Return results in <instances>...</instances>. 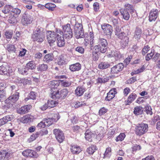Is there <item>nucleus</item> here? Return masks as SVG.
Returning <instances> with one entry per match:
<instances>
[{
	"label": "nucleus",
	"mask_w": 160,
	"mask_h": 160,
	"mask_svg": "<svg viewBox=\"0 0 160 160\" xmlns=\"http://www.w3.org/2000/svg\"><path fill=\"white\" fill-rule=\"evenodd\" d=\"M125 136L126 135L124 133H121L115 139V140L117 142L118 141H122L123 140L125 137Z\"/></svg>",
	"instance_id": "obj_46"
},
{
	"label": "nucleus",
	"mask_w": 160,
	"mask_h": 160,
	"mask_svg": "<svg viewBox=\"0 0 160 160\" xmlns=\"http://www.w3.org/2000/svg\"><path fill=\"white\" fill-rule=\"evenodd\" d=\"M143 111V109L141 106H137L134 108L133 111L134 113L137 115H138L142 114Z\"/></svg>",
	"instance_id": "obj_26"
},
{
	"label": "nucleus",
	"mask_w": 160,
	"mask_h": 160,
	"mask_svg": "<svg viewBox=\"0 0 160 160\" xmlns=\"http://www.w3.org/2000/svg\"><path fill=\"white\" fill-rule=\"evenodd\" d=\"M28 97H29V98H30V99H35L36 97V95L35 94V92H31L29 94Z\"/></svg>",
	"instance_id": "obj_60"
},
{
	"label": "nucleus",
	"mask_w": 160,
	"mask_h": 160,
	"mask_svg": "<svg viewBox=\"0 0 160 160\" xmlns=\"http://www.w3.org/2000/svg\"><path fill=\"white\" fill-rule=\"evenodd\" d=\"M53 133L58 142H62L64 139V136L62 132L59 129H55L53 130Z\"/></svg>",
	"instance_id": "obj_10"
},
{
	"label": "nucleus",
	"mask_w": 160,
	"mask_h": 160,
	"mask_svg": "<svg viewBox=\"0 0 160 160\" xmlns=\"http://www.w3.org/2000/svg\"><path fill=\"white\" fill-rule=\"evenodd\" d=\"M132 55H131L129 56L127 58H126L124 61V63H125L126 65H127L131 61V59H132Z\"/></svg>",
	"instance_id": "obj_56"
},
{
	"label": "nucleus",
	"mask_w": 160,
	"mask_h": 160,
	"mask_svg": "<svg viewBox=\"0 0 160 160\" xmlns=\"http://www.w3.org/2000/svg\"><path fill=\"white\" fill-rule=\"evenodd\" d=\"M26 68H28V70H33L35 69L36 65L33 61H31L27 63Z\"/></svg>",
	"instance_id": "obj_36"
},
{
	"label": "nucleus",
	"mask_w": 160,
	"mask_h": 160,
	"mask_svg": "<svg viewBox=\"0 0 160 160\" xmlns=\"http://www.w3.org/2000/svg\"><path fill=\"white\" fill-rule=\"evenodd\" d=\"M12 31H6L5 32V38L7 39H11L12 37Z\"/></svg>",
	"instance_id": "obj_48"
},
{
	"label": "nucleus",
	"mask_w": 160,
	"mask_h": 160,
	"mask_svg": "<svg viewBox=\"0 0 160 160\" xmlns=\"http://www.w3.org/2000/svg\"><path fill=\"white\" fill-rule=\"evenodd\" d=\"M102 28L103 31L104 33L107 36L108 38H111L112 32V26L108 24H104L102 26Z\"/></svg>",
	"instance_id": "obj_8"
},
{
	"label": "nucleus",
	"mask_w": 160,
	"mask_h": 160,
	"mask_svg": "<svg viewBox=\"0 0 160 160\" xmlns=\"http://www.w3.org/2000/svg\"><path fill=\"white\" fill-rule=\"evenodd\" d=\"M12 7L10 5H6L2 10V13L5 14H8L9 13H11Z\"/></svg>",
	"instance_id": "obj_29"
},
{
	"label": "nucleus",
	"mask_w": 160,
	"mask_h": 160,
	"mask_svg": "<svg viewBox=\"0 0 160 160\" xmlns=\"http://www.w3.org/2000/svg\"><path fill=\"white\" fill-rule=\"evenodd\" d=\"M36 152L30 149L24 150L22 152V154L25 157H33L36 154Z\"/></svg>",
	"instance_id": "obj_19"
},
{
	"label": "nucleus",
	"mask_w": 160,
	"mask_h": 160,
	"mask_svg": "<svg viewBox=\"0 0 160 160\" xmlns=\"http://www.w3.org/2000/svg\"><path fill=\"white\" fill-rule=\"evenodd\" d=\"M39 136V133L38 132H37L35 134H33L31 136L29 140L30 141H34Z\"/></svg>",
	"instance_id": "obj_53"
},
{
	"label": "nucleus",
	"mask_w": 160,
	"mask_h": 160,
	"mask_svg": "<svg viewBox=\"0 0 160 160\" xmlns=\"http://www.w3.org/2000/svg\"><path fill=\"white\" fill-rule=\"evenodd\" d=\"M111 154V148L110 147H108L106 149V151L104 154V157L105 158H109Z\"/></svg>",
	"instance_id": "obj_44"
},
{
	"label": "nucleus",
	"mask_w": 160,
	"mask_h": 160,
	"mask_svg": "<svg viewBox=\"0 0 160 160\" xmlns=\"http://www.w3.org/2000/svg\"><path fill=\"white\" fill-rule=\"evenodd\" d=\"M137 95L135 93H132L129 96L127 101V105L131 103L137 98Z\"/></svg>",
	"instance_id": "obj_30"
},
{
	"label": "nucleus",
	"mask_w": 160,
	"mask_h": 160,
	"mask_svg": "<svg viewBox=\"0 0 160 160\" xmlns=\"http://www.w3.org/2000/svg\"><path fill=\"white\" fill-rule=\"evenodd\" d=\"M60 82L62 83V85L64 87H69L71 85L70 82L68 81H64V80H60Z\"/></svg>",
	"instance_id": "obj_51"
},
{
	"label": "nucleus",
	"mask_w": 160,
	"mask_h": 160,
	"mask_svg": "<svg viewBox=\"0 0 160 160\" xmlns=\"http://www.w3.org/2000/svg\"><path fill=\"white\" fill-rule=\"evenodd\" d=\"M154 54L151 51L150 52L148 53L145 57L146 60L148 61L151 59Z\"/></svg>",
	"instance_id": "obj_59"
},
{
	"label": "nucleus",
	"mask_w": 160,
	"mask_h": 160,
	"mask_svg": "<svg viewBox=\"0 0 160 160\" xmlns=\"http://www.w3.org/2000/svg\"><path fill=\"white\" fill-rule=\"evenodd\" d=\"M38 132L39 133V136H42L47 134L48 131L46 130H43Z\"/></svg>",
	"instance_id": "obj_62"
},
{
	"label": "nucleus",
	"mask_w": 160,
	"mask_h": 160,
	"mask_svg": "<svg viewBox=\"0 0 160 160\" xmlns=\"http://www.w3.org/2000/svg\"><path fill=\"white\" fill-rule=\"evenodd\" d=\"M21 12V10L20 9L15 8H13L12 7V8L11 10V14H12L14 16L18 17L19 15L20 14Z\"/></svg>",
	"instance_id": "obj_34"
},
{
	"label": "nucleus",
	"mask_w": 160,
	"mask_h": 160,
	"mask_svg": "<svg viewBox=\"0 0 160 160\" xmlns=\"http://www.w3.org/2000/svg\"><path fill=\"white\" fill-rule=\"evenodd\" d=\"M5 92L3 90H0V100L4 99L5 98Z\"/></svg>",
	"instance_id": "obj_63"
},
{
	"label": "nucleus",
	"mask_w": 160,
	"mask_h": 160,
	"mask_svg": "<svg viewBox=\"0 0 160 160\" xmlns=\"http://www.w3.org/2000/svg\"><path fill=\"white\" fill-rule=\"evenodd\" d=\"M85 91V88L83 87L78 86L75 90V94L77 96H81Z\"/></svg>",
	"instance_id": "obj_14"
},
{
	"label": "nucleus",
	"mask_w": 160,
	"mask_h": 160,
	"mask_svg": "<svg viewBox=\"0 0 160 160\" xmlns=\"http://www.w3.org/2000/svg\"><path fill=\"white\" fill-rule=\"evenodd\" d=\"M44 35L32 34V38L34 41H37L38 42H42L44 40Z\"/></svg>",
	"instance_id": "obj_17"
},
{
	"label": "nucleus",
	"mask_w": 160,
	"mask_h": 160,
	"mask_svg": "<svg viewBox=\"0 0 160 160\" xmlns=\"http://www.w3.org/2000/svg\"><path fill=\"white\" fill-rule=\"evenodd\" d=\"M43 31V28L38 27L35 28L33 32V34L44 35Z\"/></svg>",
	"instance_id": "obj_28"
},
{
	"label": "nucleus",
	"mask_w": 160,
	"mask_h": 160,
	"mask_svg": "<svg viewBox=\"0 0 160 160\" xmlns=\"http://www.w3.org/2000/svg\"><path fill=\"white\" fill-rule=\"evenodd\" d=\"M136 78L133 77L127 81V83L128 84H131L134 82L136 81Z\"/></svg>",
	"instance_id": "obj_55"
},
{
	"label": "nucleus",
	"mask_w": 160,
	"mask_h": 160,
	"mask_svg": "<svg viewBox=\"0 0 160 160\" xmlns=\"http://www.w3.org/2000/svg\"><path fill=\"white\" fill-rule=\"evenodd\" d=\"M60 82V80H54L50 82V84L51 87V94L53 93L55 89H57V87L59 86Z\"/></svg>",
	"instance_id": "obj_15"
},
{
	"label": "nucleus",
	"mask_w": 160,
	"mask_h": 160,
	"mask_svg": "<svg viewBox=\"0 0 160 160\" xmlns=\"http://www.w3.org/2000/svg\"><path fill=\"white\" fill-rule=\"evenodd\" d=\"M57 45L59 47H62L64 46L65 40L63 35V32L60 29H57Z\"/></svg>",
	"instance_id": "obj_5"
},
{
	"label": "nucleus",
	"mask_w": 160,
	"mask_h": 160,
	"mask_svg": "<svg viewBox=\"0 0 160 160\" xmlns=\"http://www.w3.org/2000/svg\"><path fill=\"white\" fill-rule=\"evenodd\" d=\"M48 66L45 64H43L40 65L38 68L39 70H47L48 69Z\"/></svg>",
	"instance_id": "obj_54"
},
{
	"label": "nucleus",
	"mask_w": 160,
	"mask_h": 160,
	"mask_svg": "<svg viewBox=\"0 0 160 160\" xmlns=\"http://www.w3.org/2000/svg\"><path fill=\"white\" fill-rule=\"evenodd\" d=\"M53 58V54L50 53L45 55L44 58V61L46 62H49L52 61Z\"/></svg>",
	"instance_id": "obj_33"
},
{
	"label": "nucleus",
	"mask_w": 160,
	"mask_h": 160,
	"mask_svg": "<svg viewBox=\"0 0 160 160\" xmlns=\"http://www.w3.org/2000/svg\"><path fill=\"white\" fill-rule=\"evenodd\" d=\"M99 51V50H94L93 51L92 53L93 55V59L94 61H97L98 58V53Z\"/></svg>",
	"instance_id": "obj_47"
},
{
	"label": "nucleus",
	"mask_w": 160,
	"mask_h": 160,
	"mask_svg": "<svg viewBox=\"0 0 160 160\" xmlns=\"http://www.w3.org/2000/svg\"><path fill=\"white\" fill-rule=\"evenodd\" d=\"M63 35L65 38L69 39L72 38L73 33L70 24H67L63 26Z\"/></svg>",
	"instance_id": "obj_6"
},
{
	"label": "nucleus",
	"mask_w": 160,
	"mask_h": 160,
	"mask_svg": "<svg viewBox=\"0 0 160 160\" xmlns=\"http://www.w3.org/2000/svg\"><path fill=\"white\" fill-rule=\"evenodd\" d=\"M85 135V138L86 140L89 142H91L92 141V138L94 136H95L94 133H92L89 129H88L86 131Z\"/></svg>",
	"instance_id": "obj_20"
},
{
	"label": "nucleus",
	"mask_w": 160,
	"mask_h": 160,
	"mask_svg": "<svg viewBox=\"0 0 160 160\" xmlns=\"http://www.w3.org/2000/svg\"><path fill=\"white\" fill-rule=\"evenodd\" d=\"M12 115L6 116L0 119V126L4 125L8 121H10L13 119Z\"/></svg>",
	"instance_id": "obj_13"
},
{
	"label": "nucleus",
	"mask_w": 160,
	"mask_h": 160,
	"mask_svg": "<svg viewBox=\"0 0 160 160\" xmlns=\"http://www.w3.org/2000/svg\"><path fill=\"white\" fill-rule=\"evenodd\" d=\"M70 149L71 152L74 154H78L81 151L80 147L77 145L72 146Z\"/></svg>",
	"instance_id": "obj_22"
},
{
	"label": "nucleus",
	"mask_w": 160,
	"mask_h": 160,
	"mask_svg": "<svg viewBox=\"0 0 160 160\" xmlns=\"http://www.w3.org/2000/svg\"><path fill=\"white\" fill-rule=\"evenodd\" d=\"M16 17L11 14L9 17L8 21L11 24L15 23L17 22Z\"/></svg>",
	"instance_id": "obj_43"
},
{
	"label": "nucleus",
	"mask_w": 160,
	"mask_h": 160,
	"mask_svg": "<svg viewBox=\"0 0 160 160\" xmlns=\"http://www.w3.org/2000/svg\"><path fill=\"white\" fill-rule=\"evenodd\" d=\"M34 118V117L31 115H27L24 116L22 118V119L24 123H27L32 121Z\"/></svg>",
	"instance_id": "obj_23"
},
{
	"label": "nucleus",
	"mask_w": 160,
	"mask_h": 160,
	"mask_svg": "<svg viewBox=\"0 0 160 160\" xmlns=\"http://www.w3.org/2000/svg\"><path fill=\"white\" fill-rule=\"evenodd\" d=\"M136 133L139 136L146 133L148 130V125L146 123H141L138 124L136 127Z\"/></svg>",
	"instance_id": "obj_4"
},
{
	"label": "nucleus",
	"mask_w": 160,
	"mask_h": 160,
	"mask_svg": "<svg viewBox=\"0 0 160 160\" xmlns=\"http://www.w3.org/2000/svg\"><path fill=\"white\" fill-rule=\"evenodd\" d=\"M113 56L115 57V59L116 60L119 59L121 57V55L119 52L118 51L114 52L113 54Z\"/></svg>",
	"instance_id": "obj_58"
},
{
	"label": "nucleus",
	"mask_w": 160,
	"mask_h": 160,
	"mask_svg": "<svg viewBox=\"0 0 160 160\" xmlns=\"http://www.w3.org/2000/svg\"><path fill=\"white\" fill-rule=\"evenodd\" d=\"M126 34L123 32H122L118 34L117 36L118 38L121 40H122L125 38V37H128L127 36H128L130 34V32L128 29H127L126 30Z\"/></svg>",
	"instance_id": "obj_24"
},
{
	"label": "nucleus",
	"mask_w": 160,
	"mask_h": 160,
	"mask_svg": "<svg viewBox=\"0 0 160 160\" xmlns=\"http://www.w3.org/2000/svg\"><path fill=\"white\" fill-rule=\"evenodd\" d=\"M53 93H52L51 97L53 99H59L60 98H64L68 94V91L66 88H64L60 91L57 89H55Z\"/></svg>",
	"instance_id": "obj_2"
},
{
	"label": "nucleus",
	"mask_w": 160,
	"mask_h": 160,
	"mask_svg": "<svg viewBox=\"0 0 160 160\" xmlns=\"http://www.w3.org/2000/svg\"><path fill=\"white\" fill-rule=\"evenodd\" d=\"M146 112L148 114L152 115V109L151 107L149 105H147L145 107Z\"/></svg>",
	"instance_id": "obj_50"
},
{
	"label": "nucleus",
	"mask_w": 160,
	"mask_h": 160,
	"mask_svg": "<svg viewBox=\"0 0 160 160\" xmlns=\"http://www.w3.org/2000/svg\"><path fill=\"white\" fill-rule=\"evenodd\" d=\"M115 91L113 90H111L107 93V96L105 98V100L108 101H110L115 97Z\"/></svg>",
	"instance_id": "obj_25"
},
{
	"label": "nucleus",
	"mask_w": 160,
	"mask_h": 160,
	"mask_svg": "<svg viewBox=\"0 0 160 160\" xmlns=\"http://www.w3.org/2000/svg\"><path fill=\"white\" fill-rule=\"evenodd\" d=\"M108 109L107 108L104 107H103L100 109L99 111V115H102L106 113Z\"/></svg>",
	"instance_id": "obj_57"
},
{
	"label": "nucleus",
	"mask_w": 160,
	"mask_h": 160,
	"mask_svg": "<svg viewBox=\"0 0 160 160\" xmlns=\"http://www.w3.org/2000/svg\"><path fill=\"white\" fill-rule=\"evenodd\" d=\"M82 24L79 23H76L74 27V32L75 36L77 39L82 38L84 37V32Z\"/></svg>",
	"instance_id": "obj_3"
},
{
	"label": "nucleus",
	"mask_w": 160,
	"mask_h": 160,
	"mask_svg": "<svg viewBox=\"0 0 160 160\" xmlns=\"http://www.w3.org/2000/svg\"><path fill=\"white\" fill-rule=\"evenodd\" d=\"M55 119L53 118L45 119L43 120L44 123L45 124L46 127H48L52 125L54 122L55 121Z\"/></svg>",
	"instance_id": "obj_31"
},
{
	"label": "nucleus",
	"mask_w": 160,
	"mask_h": 160,
	"mask_svg": "<svg viewBox=\"0 0 160 160\" xmlns=\"http://www.w3.org/2000/svg\"><path fill=\"white\" fill-rule=\"evenodd\" d=\"M129 42V38L125 37L123 39L121 40L120 46L123 48H125L128 46Z\"/></svg>",
	"instance_id": "obj_27"
},
{
	"label": "nucleus",
	"mask_w": 160,
	"mask_h": 160,
	"mask_svg": "<svg viewBox=\"0 0 160 160\" xmlns=\"http://www.w3.org/2000/svg\"><path fill=\"white\" fill-rule=\"evenodd\" d=\"M57 34L54 32L48 31L47 33V38L48 43L50 46L51 44L55 42L56 40Z\"/></svg>",
	"instance_id": "obj_9"
},
{
	"label": "nucleus",
	"mask_w": 160,
	"mask_h": 160,
	"mask_svg": "<svg viewBox=\"0 0 160 160\" xmlns=\"http://www.w3.org/2000/svg\"><path fill=\"white\" fill-rule=\"evenodd\" d=\"M7 49L9 52H16V48L13 45L8 44L7 46Z\"/></svg>",
	"instance_id": "obj_38"
},
{
	"label": "nucleus",
	"mask_w": 160,
	"mask_h": 160,
	"mask_svg": "<svg viewBox=\"0 0 160 160\" xmlns=\"http://www.w3.org/2000/svg\"><path fill=\"white\" fill-rule=\"evenodd\" d=\"M149 14V21L150 22L155 21L158 16L159 11L157 9L153 8L150 11Z\"/></svg>",
	"instance_id": "obj_11"
},
{
	"label": "nucleus",
	"mask_w": 160,
	"mask_h": 160,
	"mask_svg": "<svg viewBox=\"0 0 160 160\" xmlns=\"http://www.w3.org/2000/svg\"><path fill=\"white\" fill-rule=\"evenodd\" d=\"M120 12L124 19L128 20L129 19L130 15L129 11L127 9L121 8L120 9Z\"/></svg>",
	"instance_id": "obj_18"
},
{
	"label": "nucleus",
	"mask_w": 160,
	"mask_h": 160,
	"mask_svg": "<svg viewBox=\"0 0 160 160\" xmlns=\"http://www.w3.org/2000/svg\"><path fill=\"white\" fill-rule=\"evenodd\" d=\"M96 150V147L94 145H92L87 148V151L89 154H92Z\"/></svg>",
	"instance_id": "obj_40"
},
{
	"label": "nucleus",
	"mask_w": 160,
	"mask_h": 160,
	"mask_svg": "<svg viewBox=\"0 0 160 160\" xmlns=\"http://www.w3.org/2000/svg\"><path fill=\"white\" fill-rule=\"evenodd\" d=\"M70 70H80L81 69V64L79 63L71 65L69 67Z\"/></svg>",
	"instance_id": "obj_32"
},
{
	"label": "nucleus",
	"mask_w": 160,
	"mask_h": 160,
	"mask_svg": "<svg viewBox=\"0 0 160 160\" xmlns=\"http://www.w3.org/2000/svg\"><path fill=\"white\" fill-rule=\"evenodd\" d=\"M10 153L6 150L0 151V159H7L10 156Z\"/></svg>",
	"instance_id": "obj_21"
},
{
	"label": "nucleus",
	"mask_w": 160,
	"mask_h": 160,
	"mask_svg": "<svg viewBox=\"0 0 160 160\" xmlns=\"http://www.w3.org/2000/svg\"><path fill=\"white\" fill-rule=\"evenodd\" d=\"M19 98V93L18 92H16L15 94L10 96L8 98L12 101L14 103Z\"/></svg>",
	"instance_id": "obj_37"
},
{
	"label": "nucleus",
	"mask_w": 160,
	"mask_h": 160,
	"mask_svg": "<svg viewBox=\"0 0 160 160\" xmlns=\"http://www.w3.org/2000/svg\"><path fill=\"white\" fill-rule=\"evenodd\" d=\"M45 6L46 8L48 9L49 10L52 11L54 10L56 6L53 3H49L46 4Z\"/></svg>",
	"instance_id": "obj_45"
},
{
	"label": "nucleus",
	"mask_w": 160,
	"mask_h": 160,
	"mask_svg": "<svg viewBox=\"0 0 160 160\" xmlns=\"http://www.w3.org/2000/svg\"><path fill=\"white\" fill-rule=\"evenodd\" d=\"M14 103L9 98H8L5 101L4 106L8 108L12 107Z\"/></svg>",
	"instance_id": "obj_39"
},
{
	"label": "nucleus",
	"mask_w": 160,
	"mask_h": 160,
	"mask_svg": "<svg viewBox=\"0 0 160 160\" xmlns=\"http://www.w3.org/2000/svg\"><path fill=\"white\" fill-rule=\"evenodd\" d=\"M142 32V30L141 28L138 27H136L134 32V38L138 41L141 38Z\"/></svg>",
	"instance_id": "obj_12"
},
{
	"label": "nucleus",
	"mask_w": 160,
	"mask_h": 160,
	"mask_svg": "<svg viewBox=\"0 0 160 160\" xmlns=\"http://www.w3.org/2000/svg\"><path fill=\"white\" fill-rule=\"evenodd\" d=\"M149 47L148 46H145L142 50V54L145 55L149 51Z\"/></svg>",
	"instance_id": "obj_61"
},
{
	"label": "nucleus",
	"mask_w": 160,
	"mask_h": 160,
	"mask_svg": "<svg viewBox=\"0 0 160 160\" xmlns=\"http://www.w3.org/2000/svg\"><path fill=\"white\" fill-rule=\"evenodd\" d=\"M124 67V66L123 64L122 63H120L112 68L111 70H114L116 69H117V70L120 69L122 70Z\"/></svg>",
	"instance_id": "obj_42"
},
{
	"label": "nucleus",
	"mask_w": 160,
	"mask_h": 160,
	"mask_svg": "<svg viewBox=\"0 0 160 160\" xmlns=\"http://www.w3.org/2000/svg\"><path fill=\"white\" fill-rule=\"evenodd\" d=\"M98 45H95L94 47L95 50H99V52L102 53L106 52L108 48V43L107 40L102 38H99L98 40Z\"/></svg>",
	"instance_id": "obj_1"
},
{
	"label": "nucleus",
	"mask_w": 160,
	"mask_h": 160,
	"mask_svg": "<svg viewBox=\"0 0 160 160\" xmlns=\"http://www.w3.org/2000/svg\"><path fill=\"white\" fill-rule=\"evenodd\" d=\"M75 50L78 52L82 54L84 52V49L82 47L78 46L75 48Z\"/></svg>",
	"instance_id": "obj_52"
},
{
	"label": "nucleus",
	"mask_w": 160,
	"mask_h": 160,
	"mask_svg": "<svg viewBox=\"0 0 160 160\" xmlns=\"http://www.w3.org/2000/svg\"><path fill=\"white\" fill-rule=\"evenodd\" d=\"M33 20L32 17L28 13H24L22 16L21 22L23 25L31 24Z\"/></svg>",
	"instance_id": "obj_7"
},
{
	"label": "nucleus",
	"mask_w": 160,
	"mask_h": 160,
	"mask_svg": "<svg viewBox=\"0 0 160 160\" xmlns=\"http://www.w3.org/2000/svg\"><path fill=\"white\" fill-rule=\"evenodd\" d=\"M58 102L54 100H49L48 102V107L52 108L56 106Z\"/></svg>",
	"instance_id": "obj_35"
},
{
	"label": "nucleus",
	"mask_w": 160,
	"mask_h": 160,
	"mask_svg": "<svg viewBox=\"0 0 160 160\" xmlns=\"http://www.w3.org/2000/svg\"><path fill=\"white\" fill-rule=\"evenodd\" d=\"M58 63L60 65H62L66 64L67 63L65 59L63 57H59Z\"/></svg>",
	"instance_id": "obj_49"
},
{
	"label": "nucleus",
	"mask_w": 160,
	"mask_h": 160,
	"mask_svg": "<svg viewBox=\"0 0 160 160\" xmlns=\"http://www.w3.org/2000/svg\"><path fill=\"white\" fill-rule=\"evenodd\" d=\"M142 160H155L153 156L152 155L148 156L145 158L142 159Z\"/></svg>",
	"instance_id": "obj_64"
},
{
	"label": "nucleus",
	"mask_w": 160,
	"mask_h": 160,
	"mask_svg": "<svg viewBox=\"0 0 160 160\" xmlns=\"http://www.w3.org/2000/svg\"><path fill=\"white\" fill-rule=\"evenodd\" d=\"M110 65L107 62H101L98 65V67L101 69H105L110 66Z\"/></svg>",
	"instance_id": "obj_41"
},
{
	"label": "nucleus",
	"mask_w": 160,
	"mask_h": 160,
	"mask_svg": "<svg viewBox=\"0 0 160 160\" xmlns=\"http://www.w3.org/2000/svg\"><path fill=\"white\" fill-rule=\"evenodd\" d=\"M31 108L30 105L24 106L17 110V112L18 113L20 114H24L28 112Z\"/></svg>",
	"instance_id": "obj_16"
}]
</instances>
